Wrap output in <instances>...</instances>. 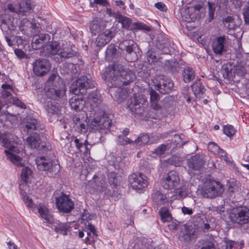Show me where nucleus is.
<instances>
[{"instance_id": "1", "label": "nucleus", "mask_w": 249, "mask_h": 249, "mask_svg": "<svg viewBox=\"0 0 249 249\" xmlns=\"http://www.w3.org/2000/svg\"><path fill=\"white\" fill-rule=\"evenodd\" d=\"M66 91L67 87L63 80L58 75L52 74L45 83L44 94L40 98V101L49 115L58 114V102L66 96Z\"/></svg>"}, {"instance_id": "2", "label": "nucleus", "mask_w": 249, "mask_h": 249, "mask_svg": "<svg viewBox=\"0 0 249 249\" xmlns=\"http://www.w3.org/2000/svg\"><path fill=\"white\" fill-rule=\"evenodd\" d=\"M88 103L90 106V117L93 115L91 120L89 126L93 130L100 131L109 128L111 121L107 116L105 110L101 109L100 104L102 101L101 95L97 92L91 93L89 96Z\"/></svg>"}, {"instance_id": "3", "label": "nucleus", "mask_w": 249, "mask_h": 249, "mask_svg": "<svg viewBox=\"0 0 249 249\" xmlns=\"http://www.w3.org/2000/svg\"><path fill=\"white\" fill-rule=\"evenodd\" d=\"M135 79V73L124 69L121 65L115 64L108 68L107 76L108 87L127 86L133 82Z\"/></svg>"}, {"instance_id": "4", "label": "nucleus", "mask_w": 249, "mask_h": 249, "mask_svg": "<svg viewBox=\"0 0 249 249\" xmlns=\"http://www.w3.org/2000/svg\"><path fill=\"white\" fill-rule=\"evenodd\" d=\"M43 55L48 57L54 55V60L56 62H62L66 59L71 58L78 53L74 45L66 47L60 50L59 44L56 42H49L41 50Z\"/></svg>"}, {"instance_id": "5", "label": "nucleus", "mask_w": 249, "mask_h": 249, "mask_svg": "<svg viewBox=\"0 0 249 249\" xmlns=\"http://www.w3.org/2000/svg\"><path fill=\"white\" fill-rule=\"evenodd\" d=\"M223 191V186L220 182L210 180L204 182L201 194L204 197L213 198L221 195Z\"/></svg>"}, {"instance_id": "6", "label": "nucleus", "mask_w": 249, "mask_h": 249, "mask_svg": "<svg viewBox=\"0 0 249 249\" xmlns=\"http://www.w3.org/2000/svg\"><path fill=\"white\" fill-rule=\"evenodd\" d=\"M94 87V83L90 74L81 75L71 87L74 94H84L88 89Z\"/></svg>"}, {"instance_id": "7", "label": "nucleus", "mask_w": 249, "mask_h": 249, "mask_svg": "<svg viewBox=\"0 0 249 249\" xmlns=\"http://www.w3.org/2000/svg\"><path fill=\"white\" fill-rule=\"evenodd\" d=\"M229 218L235 224H247L249 222V209L244 207L233 208L229 213Z\"/></svg>"}, {"instance_id": "8", "label": "nucleus", "mask_w": 249, "mask_h": 249, "mask_svg": "<svg viewBox=\"0 0 249 249\" xmlns=\"http://www.w3.org/2000/svg\"><path fill=\"white\" fill-rule=\"evenodd\" d=\"M204 16V12L202 6L197 4L186 9L182 15V18L188 23L197 22V24L198 20Z\"/></svg>"}, {"instance_id": "9", "label": "nucleus", "mask_w": 249, "mask_h": 249, "mask_svg": "<svg viewBox=\"0 0 249 249\" xmlns=\"http://www.w3.org/2000/svg\"><path fill=\"white\" fill-rule=\"evenodd\" d=\"M56 207L59 212L69 213L74 208V204L69 196L64 193H61L59 196L55 198Z\"/></svg>"}, {"instance_id": "10", "label": "nucleus", "mask_w": 249, "mask_h": 249, "mask_svg": "<svg viewBox=\"0 0 249 249\" xmlns=\"http://www.w3.org/2000/svg\"><path fill=\"white\" fill-rule=\"evenodd\" d=\"M37 167L40 171L46 172L50 176L55 175L59 170L56 167V165H53V160L48 158L42 156L36 160Z\"/></svg>"}, {"instance_id": "11", "label": "nucleus", "mask_w": 249, "mask_h": 249, "mask_svg": "<svg viewBox=\"0 0 249 249\" xmlns=\"http://www.w3.org/2000/svg\"><path fill=\"white\" fill-rule=\"evenodd\" d=\"M153 83L155 89L162 94L169 93L174 87V83L172 80L163 75L158 76Z\"/></svg>"}, {"instance_id": "12", "label": "nucleus", "mask_w": 249, "mask_h": 249, "mask_svg": "<svg viewBox=\"0 0 249 249\" xmlns=\"http://www.w3.org/2000/svg\"><path fill=\"white\" fill-rule=\"evenodd\" d=\"M51 67V63L47 59H36L33 63V72L37 76H42L47 74Z\"/></svg>"}, {"instance_id": "13", "label": "nucleus", "mask_w": 249, "mask_h": 249, "mask_svg": "<svg viewBox=\"0 0 249 249\" xmlns=\"http://www.w3.org/2000/svg\"><path fill=\"white\" fill-rule=\"evenodd\" d=\"M179 182L180 178L178 174L176 172L171 171L162 178L161 185L165 189H177Z\"/></svg>"}, {"instance_id": "14", "label": "nucleus", "mask_w": 249, "mask_h": 249, "mask_svg": "<svg viewBox=\"0 0 249 249\" xmlns=\"http://www.w3.org/2000/svg\"><path fill=\"white\" fill-rule=\"evenodd\" d=\"M122 86L108 87L109 93L118 103H121L126 99L130 93V89L127 88H122Z\"/></svg>"}, {"instance_id": "15", "label": "nucleus", "mask_w": 249, "mask_h": 249, "mask_svg": "<svg viewBox=\"0 0 249 249\" xmlns=\"http://www.w3.org/2000/svg\"><path fill=\"white\" fill-rule=\"evenodd\" d=\"M134 92L133 96L129 101L128 107L133 114H140V88L138 86H135L132 89Z\"/></svg>"}, {"instance_id": "16", "label": "nucleus", "mask_w": 249, "mask_h": 249, "mask_svg": "<svg viewBox=\"0 0 249 249\" xmlns=\"http://www.w3.org/2000/svg\"><path fill=\"white\" fill-rule=\"evenodd\" d=\"M40 129V122L32 116H28L23 123V131L27 134L34 132Z\"/></svg>"}, {"instance_id": "17", "label": "nucleus", "mask_w": 249, "mask_h": 249, "mask_svg": "<svg viewBox=\"0 0 249 249\" xmlns=\"http://www.w3.org/2000/svg\"><path fill=\"white\" fill-rule=\"evenodd\" d=\"M115 32L113 28L106 30L98 35L95 41V44L99 47H102L109 42L115 36Z\"/></svg>"}, {"instance_id": "18", "label": "nucleus", "mask_w": 249, "mask_h": 249, "mask_svg": "<svg viewBox=\"0 0 249 249\" xmlns=\"http://www.w3.org/2000/svg\"><path fill=\"white\" fill-rule=\"evenodd\" d=\"M205 162V156L203 154H196L188 160L189 167L194 170L202 169Z\"/></svg>"}, {"instance_id": "19", "label": "nucleus", "mask_w": 249, "mask_h": 249, "mask_svg": "<svg viewBox=\"0 0 249 249\" xmlns=\"http://www.w3.org/2000/svg\"><path fill=\"white\" fill-rule=\"evenodd\" d=\"M86 101L84 99L83 94H75L69 100V105L71 109L80 112L84 109Z\"/></svg>"}, {"instance_id": "20", "label": "nucleus", "mask_w": 249, "mask_h": 249, "mask_svg": "<svg viewBox=\"0 0 249 249\" xmlns=\"http://www.w3.org/2000/svg\"><path fill=\"white\" fill-rule=\"evenodd\" d=\"M50 40V36L47 34H40L35 36L32 40V46L35 50H38L46 45Z\"/></svg>"}, {"instance_id": "21", "label": "nucleus", "mask_w": 249, "mask_h": 249, "mask_svg": "<svg viewBox=\"0 0 249 249\" xmlns=\"http://www.w3.org/2000/svg\"><path fill=\"white\" fill-rule=\"evenodd\" d=\"M119 16L117 21L122 24L124 28L129 30H138L140 28V23L139 22H132L130 18L124 16L121 14Z\"/></svg>"}, {"instance_id": "22", "label": "nucleus", "mask_w": 249, "mask_h": 249, "mask_svg": "<svg viewBox=\"0 0 249 249\" xmlns=\"http://www.w3.org/2000/svg\"><path fill=\"white\" fill-rule=\"evenodd\" d=\"M226 37L223 36L217 37L213 42L212 47L213 52L217 54H221L226 49L225 46Z\"/></svg>"}, {"instance_id": "23", "label": "nucleus", "mask_w": 249, "mask_h": 249, "mask_svg": "<svg viewBox=\"0 0 249 249\" xmlns=\"http://www.w3.org/2000/svg\"><path fill=\"white\" fill-rule=\"evenodd\" d=\"M36 27V24L35 22L27 18H23L21 20L19 27L21 31L28 36L32 35Z\"/></svg>"}, {"instance_id": "24", "label": "nucleus", "mask_w": 249, "mask_h": 249, "mask_svg": "<svg viewBox=\"0 0 249 249\" xmlns=\"http://www.w3.org/2000/svg\"><path fill=\"white\" fill-rule=\"evenodd\" d=\"M106 27L105 22L101 20H93L90 23L89 31L92 36H96L103 33Z\"/></svg>"}, {"instance_id": "25", "label": "nucleus", "mask_w": 249, "mask_h": 249, "mask_svg": "<svg viewBox=\"0 0 249 249\" xmlns=\"http://www.w3.org/2000/svg\"><path fill=\"white\" fill-rule=\"evenodd\" d=\"M127 41H124L123 44L124 45V50L126 51L125 59L129 62H133L137 60L138 58L136 52L134 51V45L127 44Z\"/></svg>"}, {"instance_id": "26", "label": "nucleus", "mask_w": 249, "mask_h": 249, "mask_svg": "<svg viewBox=\"0 0 249 249\" xmlns=\"http://www.w3.org/2000/svg\"><path fill=\"white\" fill-rule=\"evenodd\" d=\"M30 134V135L26 139L27 143L32 148H38L41 142L39 134L37 132H33Z\"/></svg>"}, {"instance_id": "27", "label": "nucleus", "mask_w": 249, "mask_h": 249, "mask_svg": "<svg viewBox=\"0 0 249 249\" xmlns=\"http://www.w3.org/2000/svg\"><path fill=\"white\" fill-rule=\"evenodd\" d=\"M38 212L40 216L44 219L47 222L52 223L53 221V218L51 214L49 209L44 205L40 204L37 206Z\"/></svg>"}, {"instance_id": "28", "label": "nucleus", "mask_w": 249, "mask_h": 249, "mask_svg": "<svg viewBox=\"0 0 249 249\" xmlns=\"http://www.w3.org/2000/svg\"><path fill=\"white\" fill-rule=\"evenodd\" d=\"M33 6L31 4V0L22 1L18 4V13L21 15H26L32 13Z\"/></svg>"}, {"instance_id": "29", "label": "nucleus", "mask_w": 249, "mask_h": 249, "mask_svg": "<svg viewBox=\"0 0 249 249\" xmlns=\"http://www.w3.org/2000/svg\"><path fill=\"white\" fill-rule=\"evenodd\" d=\"M119 56V52L114 44L109 45L106 51V58L108 61H112Z\"/></svg>"}, {"instance_id": "30", "label": "nucleus", "mask_w": 249, "mask_h": 249, "mask_svg": "<svg viewBox=\"0 0 249 249\" xmlns=\"http://www.w3.org/2000/svg\"><path fill=\"white\" fill-rule=\"evenodd\" d=\"M223 22L226 28L229 30H233L238 27L240 22L238 19L237 17L235 19V17L228 16L223 19Z\"/></svg>"}, {"instance_id": "31", "label": "nucleus", "mask_w": 249, "mask_h": 249, "mask_svg": "<svg viewBox=\"0 0 249 249\" xmlns=\"http://www.w3.org/2000/svg\"><path fill=\"white\" fill-rule=\"evenodd\" d=\"M182 76L183 80L185 83H190L195 78V71L192 68L186 67L184 68L182 71Z\"/></svg>"}, {"instance_id": "32", "label": "nucleus", "mask_w": 249, "mask_h": 249, "mask_svg": "<svg viewBox=\"0 0 249 249\" xmlns=\"http://www.w3.org/2000/svg\"><path fill=\"white\" fill-rule=\"evenodd\" d=\"M139 177H140V173H133L129 176L128 182L130 188H131L133 190L136 191L140 190V180L139 179Z\"/></svg>"}, {"instance_id": "33", "label": "nucleus", "mask_w": 249, "mask_h": 249, "mask_svg": "<svg viewBox=\"0 0 249 249\" xmlns=\"http://www.w3.org/2000/svg\"><path fill=\"white\" fill-rule=\"evenodd\" d=\"M152 198L153 202L158 205H163L167 201L166 195L163 194L160 190L157 191L153 193Z\"/></svg>"}, {"instance_id": "34", "label": "nucleus", "mask_w": 249, "mask_h": 249, "mask_svg": "<svg viewBox=\"0 0 249 249\" xmlns=\"http://www.w3.org/2000/svg\"><path fill=\"white\" fill-rule=\"evenodd\" d=\"M196 249H215L214 244L211 239H202L198 241Z\"/></svg>"}, {"instance_id": "35", "label": "nucleus", "mask_w": 249, "mask_h": 249, "mask_svg": "<svg viewBox=\"0 0 249 249\" xmlns=\"http://www.w3.org/2000/svg\"><path fill=\"white\" fill-rule=\"evenodd\" d=\"M108 183L111 188H115L118 186V184L121 180V177L114 172H111L107 174Z\"/></svg>"}, {"instance_id": "36", "label": "nucleus", "mask_w": 249, "mask_h": 249, "mask_svg": "<svg viewBox=\"0 0 249 249\" xmlns=\"http://www.w3.org/2000/svg\"><path fill=\"white\" fill-rule=\"evenodd\" d=\"M10 136L11 135L9 134H4L0 135V140L1 141L4 147L8 149L10 151H13L15 146L11 143Z\"/></svg>"}, {"instance_id": "37", "label": "nucleus", "mask_w": 249, "mask_h": 249, "mask_svg": "<svg viewBox=\"0 0 249 249\" xmlns=\"http://www.w3.org/2000/svg\"><path fill=\"white\" fill-rule=\"evenodd\" d=\"M196 237V232L195 230L193 228H189L186 231V233H184L181 237V240H184L185 242L188 243Z\"/></svg>"}, {"instance_id": "38", "label": "nucleus", "mask_w": 249, "mask_h": 249, "mask_svg": "<svg viewBox=\"0 0 249 249\" xmlns=\"http://www.w3.org/2000/svg\"><path fill=\"white\" fill-rule=\"evenodd\" d=\"M233 66L230 63H227L223 65L221 72L224 78L230 79L232 76Z\"/></svg>"}, {"instance_id": "39", "label": "nucleus", "mask_w": 249, "mask_h": 249, "mask_svg": "<svg viewBox=\"0 0 249 249\" xmlns=\"http://www.w3.org/2000/svg\"><path fill=\"white\" fill-rule=\"evenodd\" d=\"M140 141V136H139L137 138L133 141L128 138L126 137H124L123 136L119 135L118 136V143L121 145H125L127 144H133L134 143H138Z\"/></svg>"}, {"instance_id": "40", "label": "nucleus", "mask_w": 249, "mask_h": 249, "mask_svg": "<svg viewBox=\"0 0 249 249\" xmlns=\"http://www.w3.org/2000/svg\"><path fill=\"white\" fill-rule=\"evenodd\" d=\"M71 228L70 226L66 223H58L54 226V231L58 233L66 235L68 231Z\"/></svg>"}, {"instance_id": "41", "label": "nucleus", "mask_w": 249, "mask_h": 249, "mask_svg": "<svg viewBox=\"0 0 249 249\" xmlns=\"http://www.w3.org/2000/svg\"><path fill=\"white\" fill-rule=\"evenodd\" d=\"M161 220L163 222H169L172 220V216L168 208H162L159 212Z\"/></svg>"}, {"instance_id": "42", "label": "nucleus", "mask_w": 249, "mask_h": 249, "mask_svg": "<svg viewBox=\"0 0 249 249\" xmlns=\"http://www.w3.org/2000/svg\"><path fill=\"white\" fill-rule=\"evenodd\" d=\"M32 171L28 167H24L21 173V179L23 183H27L29 181L30 177L31 176Z\"/></svg>"}, {"instance_id": "43", "label": "nucleus", "mask_w": 249, "mask_h": 249, "mask_svg": "<svg viewBox=\"0 0 249 249\" xmlns=\"http://www.w3.org/2000/svg\"><path fill=\"white\" fill-rule=\"evenodd\" d=\"M87 118V114L84 111L74 115L73 117L72 120L74 124L78 125L81 122H86Z\"/></svg>"}, {"instance_id": "44", "label": "nucleus", "mask_w": 249, "mask_h": 249, "mask_svg": "<svg viewBox=\"0 0 249 249\" xmlns=\"http://www.w3.org/2000/svg\"><path fill=\"white\" fill-rule=\"evenodd\" d=\"M192 90L195 95L198 94L204 93L205 90L204 87L202 86L200 80L198 81L195 82L191 86Z\"/></svg>"}, {"instance_id": "45", "label": "nucleus", "mask_w": 249, "mask_h": 249, "mask_svg": "<svg viewBox=\"0 0 249 249\" xmlns=\"http://www.w3.org/2000/svg\"><path fill=\"white\" fill-rule=\"evenodd\" d=\"M157 47L159 50L162 51V53L164 54H168L170 52L168 48L167 39H164L163 43H161L160 41H159L158 43L157 44Z\"/></svg>"}, {"instance_id": "46", "label": "nucleus", "mask_w": 249, "mask_h": 249, "mask_svg": "<svg viewBox=\"0 0 249 249\" xmlns=\"http://www.w3.org/2000/svg\"><path fill=\"white\" fill-rule=\"evenodd\" d=\"M10 160L14 163L20 165L21 166L22 165L20 163L21 158L18 155L9 152L8 150H5L4 151Z\"/></svg>"}, {"instance_id": "47", "label": "nucleus", "mask_w": 249, "mask_h": 249, "mask_svg": "<svg viewBox=\"0 0 249 249\" xmlns=\"http://www.w3.org/2000/svg\"><path fill=\"white\" fill-rule=\"evenodd\" d=\"M87 229L88 231H89L90 232L88 233V236L86 238V243L89 242V243H90L91 242L93 241V240H91L90 237H89V236L90 235V232L92 233V235L94 236H97L98 235L96 233L95 226L92 224L89 223L87 226Z\"/></svg>"}, {"instance_id": "48", "label": "nucleus", "mask_w": 249, "mask_h": 249, "mask_svg": "<svg viewBox=\"0 0 249 249\" xmlns=\"http://www.w3.org/2000/svg\"><path fill=\"white\" fill-rule=\"evenodd\" d=\"M152 243L151 238L143 237L141 239V249H152Z\"/></svg>"}, {"instance_id": "49", "label": "nucleus", "mask_w": 249, "mask_h": 249, "mask_svg": "<svg viewBox=\"0 0 249 249\" xmlns=\"http://www.w3.org/2000/svg\"><path fill=\"white\" fill-rule=\"evenodd\" d=\"M71 142L74 143L76 148L81 152H82V148H84V143L83 142V140L81 139H78L76 137H72L71 138Z\"/></svg>"}, {"instance_id": "50", "label": "nucleus", "mask_w": 249, "mask_h": 249, "mask_svg": "<svg viewBox=\"0 0 249 249\" xmlns=\"http://www.w3.org/2000/svg\"><path fill=\"white\" fill-rule=\"evenodd\" d=\"M246 72L247 71L244 67L239 65L233 66V73L236 74L240 76H244Z\"/></svg>"}, {"instance_id": "51", "label": "nucleus", "mask_w": 249, "mask_h": 249, "mask_svg": "<svg viewBox=\"0 0 249 249\" xmlns=\"http://www.w3.org/2000/svg\"><path fill=\"white\" fill-rule=\"evenodd\" d=\"M168 70L172 73H175L178 71V62L174 61H168L166 64Z\"/></svg>"}, {"instance_id": "52", "label": "nucleus", "mask_w": 249, "mask_h": 249, "mask_svg": "<svg viewBox=\"0 0 249 249\" xmlns=\"http://www.w3.org/2000/svg\"><path fill=\"white\" fill-rule=\"evenodd\" d=\"M149 181L147 177L142 176L141 174V193L146 192L149 185Z\"/></svg>"}, {"instance_id": "53", "label": "nucleus", "mask_w": 249, "mask_h": 249, "mask_svg": "<svg viewBox=\"0 0 249 249\" xmlns=\"http://www.w3.org/2000/svg\"><path fill=\"white\" fill-rule=\"evenodd\" d=\"M112 191L109 190L107 192V194L110 195L112 197L114 198L115 200H118L121 198V194L118 191V187L111 188Z\"/></svg>"}, {"instance_id": "54", "label": "nucleus", "mask_w": 249, "mask_h": 249, "mask_svg": "<svg viewBox=\"0 0 249 249\" xmlns=\"http://www.w3.org/2000/svg\"><path fill=\"white\" fill-rule=\"evenodd\" d=\"M223 133L228 137H231L234 134L233 127L231 125H227L223 127Z\"/></svg>"}, {"instance_id": "55", "label": "nucleus", "mask_w": 249, "mask_h": 249, "mask_svg": "<svg viewBox=\"0 0 249 249\" xmlns=\"http://www.w3.org/2000/svg\"><path fill=\"white\" fill-rule=\"evenodd\" d=\"M229 5L236 10H239L242 6V1L241 0H230Z\"/></svg>"}, {"instance_id": "56", "label": "nucleus", "mask_w": 249, "mask_h": 249, "mask_svg": "<svg viewBox=\"0 0 249 249\" xmlns=\"http://www.w3.org/2000/svg\"><path fill=\"white\" fill-rule=\"evenodd\" d=\"M167 149V146L165 144H161L154 150V153L158 155H162Z\"/></svg>"}, {"instance_id": "57", "label": "nucleus", "mask_w": 249, "mask_h": 249, "mask_svg": "<svg viewBox=\"0 0 249 249\" xmlns=\"http://www.w3.org/2000/svg\"><path fill=\"white\" fill-rule=\"evenodd\" d=\"M146 56L147 60L149 63H152L157 61V57L150 50L147 52Z\"/></svg>"}, {"instance_id": "58", "label": "nucleus", "mask_w": 249, "mask_h": 249, "mask_svg": "<svg viewBox=\"0 0 249 249\" xmlns=\"http://www.w3.org/2000/svg\"><path fill=\"white\" fill-rule=\"evenodd\" d=\"M11 102H12L14 105H15L17 107H20L21 108H26V105L17 97H12Z\"/></svg>"}, {"instance_id": "59", "label": "nucleus", "mask_w": 249, "mask_h": 249, "mask_svg": "<svg viewBox=\"0 0 249 249\" xmlns=\"http://www.w3.org/2000/svg\"><path fill=\"white\" fill-rule=\"evenodd\" d=\"M243 15L244 17L245 22L247 24H249V2L244 8Z\"/></svg>"}, {"instance_id": "60", "label": "nucleus", "mask_w": 249, "mask_h": 249, "mask_svg": "<svg viewBox=\"0 0 249 249\" xmlns=\"http://www.w3.org/2000/svg\"><path fill=\"white\" fill-rule=\"evenodd\" d=\"M208 148L212 152L216 154L218 150L219 146L213 142H210L208 144Z\"/></svg>"}, {"instance_id": "61", "label": "nucleus", "mask_w": 249, "mask_h": 249, "mask_svg": "<svg viewBox=\"0 0 249 249\" xmlns=\"http://www.w3.org/2000/svg\"><path fill=\"white\" fill-rule=\"evenodd\" d=\"M106 13L109 16L114 17L116 20L119 18V16L121 15V13L119 11H112L110 8L107 9Z\"/></svg>"}, {"instance_id": "62", "label": "nucleus", "mask_w": 249, "mask_h": 249, "mask_svg": "<svg viewBox=\"0 0 249 249\" xmlns=\"http://www.w3.org/2000/svg\"><path fill=\"white\" fill-rule=\"evenodd\" d=\"M22 198L26 206L28 207H32L33 205V200L26 194L22 195Z\"/></svg>"}, {"instance_id": "63", "label": "nucleus", "mask_w": 249, "mask_h": 249, "mask_svg": "<svg viewBox=\"0 0 249 249\" xmlns=\"http://www.w3.org/2000/svg\"><path fill=\"white\" fill-rule=\"evenodd\" d=\"M141 31L148 34L151 33L153 31V28L150 25H148L144 23H141Z\"/></svg>"}, {"instance_id": "64", "label": "nucleus", "mask_w": 249, "mask_h": 249, "mask_svg": "<svg viewBox=\"0 0 249 249\" xmlns=\"http://www.w3.org/2000/svg\"><path fill=\"white\" fill-rule=\"evenodd\" d=\"M151 102L157 101L159 99V95L154 90L151 89L150 93Z\"/></svg>"}]
</instances>
